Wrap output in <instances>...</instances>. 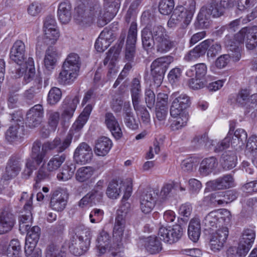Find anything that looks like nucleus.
I'll use <instances>...</instances> for the list:
<instances>
[{"mask_svg": "<svg viewBox=\"0 0 257 257\" xmlns=\"http://www.w3.org/2000/svg\"><path fill=\"white\" fill-rule=\"evenodd\" d=\"M249 91L247 89H242L236 95V102L240 106L249 108L251 107L249 104Z\"/></svg>", "mask_w": 257, "mask_h": 257, "instance_id": "nucleus-44", "label": "nucleus"}, {"mask_svg": "<svg viewBox=\"0 0 257 257\" xmlns=\"http://www.w3.org/2000/svg\"><path fill=\"white\" fill-rule=\"evenodd\" d=\"M75 170L74 165H66L63 167L62 172L58 173L57 178L59 181H66L71 179Z\"/></svg>", "mask_w": 257, "mask_h": 257, "instance_id": "nucleus-46", "label": "nucleus"}, {"mask_svg": "<svg viewBox=\"0 0 257 257\" xmlns=\"http://www.w3.org/2000/svg\"><path fill=\"white\" fill-rule=\"evenodd\" d=\"M51 171L48 170V168H46L43 165L41 166L37 172V181H41L49 179L50 177V173Z\"/></svg>", "mask_w": 257, "mask_h": 257, "instance_id": "nucleus-62", "label": "nucleus"}, {"mask_svg": "<svg viewBox=\"0 0 257 257\" xmlns=\"http://www.w3.org/2000/svg\"><path fill=\"white\" fill-rule=\"evenodd\" d=\"M61 97V89L56 87H52L48 93L47 102L51 105H55L60 100Z\"/></svg>", "mask_w": 257, "mask_h": 257, "instance_id": "nucleus-52", "label": "nucleus"}, {"mask_svg": "<svg viewBox=\"0 0 257 257\" xmlns=\"http://www.w3.org/2000/svg\"><path fill=\"white\" fill-rule=\"evenodd\" d=\"M57 52L55 48L49 47L46 51L44 58V65L46 68L51 70L54 68L56 63Z\"/></svg>", "mask_w": 257, "mask_h": 257, "instance_id": "nucleus-36", "label": "nucleus"}, {"mask_svg": "<svg viewBox=\"0 0 257 257\" xmlns=\"http://www.w3.org/2000/svg\"><path fill=\"white\" fill-rule=\"evenodd\" d=\"M105 123L116 139H119L122 133L118 121L111 112H106L105 114Z\"/></svg>", "mask_w": 257, "mask_h": 257, "instance_id": "nucleus-21", "label": "nucleus"}, {"mask_svg": "<svg viewBox=\"0 0 257 257\" xmlns=\"http://www.w3.org/2000/svg\"><path fill=\"white\" fill-rule=\"evenodd\" d=\"M133 104L137 114L140 116L141 121L143 124L146 125L150 124V115L146 107L144 105H140L139 101L134 102Z\"/></svg>", "mask_w": 257, "mask_h": 257, "instance_id": "nucleus-39", "label": "nucleus"}, {"mask_svg": "<svg viewBox=\"0 0 257 257\" xmlns=\"http://www.w3.org/2000/svg\"><path fill=\"white\" fill-rule=\"evenodd\" d=\"M172 96L174 100L170 108V114L172 117H177L190 106V100L186 94H180L179 92L174 93Z\"/></svg>", "mask_w": 257, "mask_h": 257, "instance_id": "nucleus-9", "label": "nucleus"}, {"mask_svg": "<svg viewBox=\"0 0 257 257\" xmlns=\"http://www.w3.org/2000/svg\"><path fill=\"white\" fill-rule=\"evenodd\" d=\"M176 117V119L173 121L170 126L171 129L173 131L178 130L185 126L188 119V115L184 112H182Z\"/></svg>", "mask_w": 257, "mask_h": 257, "instance_id": "nucleus-55", "label": "nucleus"}, {"mask_svg": "<svg viewBox=\"0 0 257 257\" xmlns=\"http://www.w3.org/2000/svg\"><path fill=\"white\" fill-rule=\"evenodd\" d=\"M203 223L209 228V229H205V234L207 233H210L209 229L211 227L216 228L218 225L220 226V221L219 220L215 210L210 212L205 216L203 220Z\"/></svg>", "mask_w": 257, "mask_h": 257, "instance_id": "nucleus-38", "label": "nucleus"}, {"mask_svg": "<svg viewBox=\"0 0 257 257\" xmlns=\"http://www.w3.org/2000/svg\"><path fill=\"white\" fill-rule=\"evenodd\" d=\"M15 223V217L10 208L5 207L0 210V234L12 230Z\"/></svg>", "mask_w": 257, "mask_h": 257, "instance_id": "nucleus-13", "label": "nucleus"}, {"mask_svg": "<svg viewBox=\"0 0 257 257\" xmlns=\"http://www.w3.org/2000/svg\"><path fill=\"white\" fill-rule=\"evenodd\" d=\"M183 235V228L179 225L173 226V227L170 230L162 227L159 230L158 236H150L148 237V241L178 240L182 239Z\"/></svg>", "mask_w": 257, "mask_h": 257, "instance_id": "nucleus-8", "label": "nucleus"}, {"mask_svg": "<svg viewBox=\"0 0 257 257\" xmlns=\"http://www.w3.org/2000/svg\"><path fill=\"white\" fill-rule=\"evenodd\" d=\"M72 141V135L69 134L61 141L57 137L52 141H48L42 144L40 140H36L32 144L30 157L26 160L25 166L22 172L23 177L28 179L33 171L45 161L48 152L55 150L60 153L68 149Z\"/></svg>", "mask_w": 257, "mask_h": 257, "instance_id": "nucleus-1", "label": "nucleus"}, {"mask_svg": "<svg viewBox=\"0 0 257 257\" xmlns=\"http://www.w3.org/2000/svg\"><path fill=\"white\" fill-rule=\"evenodd\" d=\"M192 142L194 143L197 147L204 146L205 147L209 148L210 146L213 145V141L209 140L206 134L195 137L193 140Z\"/></svg>", "mask_w": 257, "mask_h": 257, "instance_id": "nucleus-57", "label": "nucleus"}, {"mask_svg": "<svg viewBox=\"0 0 257 257\" xmlns=\"http://www.w3.org/2000/svg\"><path fill=\"white\" fill-rule=\"evenodd\" d=\"M68 198V194L65 190L57 189L52 194L50 206L53 210L61 212L65 208Z\"/></svg>", "mask_w": 257, "mask_h": 257, "instance_id": "nucleus-12", "label": "nucleus"}, {"mask_svg": "<svg viewBox=\"0 0 257 257\" xmlns=\"http://www.w3.org/2000/svg\"><path fill=\"white\" fill-rule=\"evenodd\" d=\"M130 206V204L126 203L121 205L117 210L113 231V237L116 241L128 239L127 237L123 238V235L125 224V218Z\"/></svg>", "mask_w": 257, "mask_h": 257, "instance_id": "nucleus-7", "label": "nucleus"}, {"mask_svg": "<svg viewBox=\"0 0 257 257\" xmlns=\"http://www.w3.org/2000/svg\"><path fill=\"white\" fill-rule=\"evenodd\" d=\"M201 233L200 220L197 218H192L189 223L188 234L189 238L192 241H198Z\"/></svg>", "mask_w": 257, "mask_h": 257, "instance_id": "nucleus-33", "label": "nucleus"}, {"mask_svg": "<svg viewBox=\"0 0 257 257\" xmlns=\"http://www.w3.org/2000/svg\"><path fill=\"white\" fill-rule=\"evenodd\" d=\"M44 42L47 44H54L59 37V34L57 28H52V29L44 30Z\"/></svg>", "mask_w": 257, "mask_h": 257, "instance_id": "nucleus-51", "label": "nucleus"}, {"mask_svg": "<svg viewBox=\"0 0 257 257\" xmlns=\"http://www.w3.org/2000/svg\"><path fill=\"white\" fill-rule=\"evenodd\" d=\"M234 127L230 126V131L231 136L230 139V144L231 146L235 149H241L245 145L247 138V135L246 131L242 128H238L235 131L233 134Z\"/></svg>", "mask_w": 257, "mask_h": 257, "instance_id": "nucleus-18", "label": "nucleus"}, {"mask_svg": "<svg viewBox=\"0 0 257 257\" xmlns=\"http://www.w3.org/2000/svg\"><path fill=\"white\" fill-rule=\"evenodd\" d=\"M220 223L224 224H228L231 218L230 212L226 209H222L220 210H215Z\"/></svg>", "mask_w": 257, "mask_h": 257, "instance_id": "nucleus-59", "label": "nucleus"}, {"mask_svg": "<svg viewBox=\"0 0 257 257\" xmlns=\"http://www.w3.org/2000/svg\"><path fill=\"white\" fill-rule=\"evenodd\" d=\"M25 135V127L24 125L18 123L12 124L6 132V139L9 142L17 141Z\"/></svg>", "mask_w": 257, "mask_h": 257, "instance_id": "nucleus-26", "label": "nucleus"}, {"mask_svg": "<svg viewBox=\"0 0 257 257\" xmlns=\"http://www.w3.org/2000/svg\"><path fill=\"white\" fill-rule=\"evenodd\" d=\"M79 102V98L78 96H75L73 98L70 96L66 97L62 103V116L65 119L71 118Z\"/></svg>", "mask_w": 257, "mask_h": 257, "instance_id": "nucleus-20", "label": "nucleus"}, {"mask_svg": "<svg viewBox=\"0 0 257 257\" xmlns=\"http://www.w3.org/2000/svg\"><path fill=\"white\" fill-rule=\"evenodd\" d=\"M47 114L49 124L51 127L56 128L58 124L60 119L59 112L52 110H49L47 111Z\"/></svg>", "mask_w": 257, "mask_h": 257, "instance_id": "nucleus-60", "label": "nucleus"}, {"mask_svg": "<svg viewBox=\"0 0 257 257\" xmlns=\"http://www.w3.org/2000/svg\"><path fill=\"white\" fill-rule=\"evenodd\" d=\"M87 0L81 2L75 9V21L77 24L82 27L90 26L95 19H97V25L99 27L105 26L114 17L116 9L118 8V1L114 2V8L105 11L98 2L92 3L87 7Z\"/></svg>", "mask_w": 257, "mask_h": 257, "instance_id": "nucleus-2", "label": "nucleus"}, {"mask_svg": "<svg viewBox=\"0 0 257 257\" xmlns=\"http://www.w3.org/2000/svg\"><path fill=\"white\" fill-rule=\"evenodd\" d=\"M206 85V81L204 79L198 78L196 77L190 79L189 82V87L194 90L201 89Z\"/></svg>", "mask_w": 257, "mask_h": 257, "instance_id": "nucleus-63", "label": "nucleus"}, {"mask_svg": "<svg viewBox=\"0 0 257 257\" xmlns=\"http://www.w3.org/2000/svg\"><path fill=\"white\" fill-rule=\"evenodd\" d=\"M93 174L92 168L90 167H82L79 168L76 173V179L77 181L83 182L89 179Z\"/></svg>", "mask_w": 257, "mask_h": 257, "instance_id": "nucleus-54", "label": "nucleus"}, {"mask_svg": "<svg viewBox=\"0 0 257 257\" xmlns=\"http://www.w3.org/2000/svg\"><path fill=\"white\" fill-rule=\"evenodd\" d=\"M207 67L205 63H198L191 67V68L186 72V75L189 77H192L194 75V71H195V76L196 78L204 79L206 74Z\"/></svg>", "mask_w": 257, "mask_h": 257, "instance_id": "nucleus-41", "label": "nucleus"}, {"mask_svg": "<svg viewBox=\"0 0 257 257\" xmlns=\"http://www.w3.org/2000/svg\"><path fill=\"white\" fill-rule=\"evenodd\" d=\"M206 45L205 53H207V57L208 60L214 59L221 51V44L218 42H215L213 40L207 39L203 41Z\"/></svg>", "mask_w": 257, "mask_h": 257, "instance_id": "nucleus-31", "label": "nucleus"}, {"mask_svg": "<svg viewBox=\"0 0 257 257\" xmlns=\"http://www.w3.org/2000/svg\"><path fill=\"white\" fill-rule=\"evenodd\" d=\"M224 10L221 7L216 0H210L208 3L202 7L198 15L197 20L201 28L206 29L210 25V16L218 18L224 15Z\"/></svg>", "mask_w": 257, "mask_h": 257, "instance_id": "nucleus-5", "label": "nucleus"}, {"mask_svg": "<svg viewBox=\"0 0 257 257\" xmlns=\"http://www.w3.org/2000/svg\"><path fill=\"white\" fill-rule=\"evenodd\" d=\"M245 39V46L248 50H253L257 46V27L249 28Z\"/></svg>", "mask_w": 257, "mask_h": 257, "instance_id": "nucleus-42", "label": "nucleus"}, {"mask_svg": "<svg viewBox=\"0 0 257 257\" xmlns=\"http://www.w3.org/2000/svg\"><path fill=\"white\" fill-rule=\"evenodd\" d=\"M173 61L174 57L168 55L157 58L151 64V75L157 87L162 83L166 71Z\"/></svg>", "mask_w": 257, "mask_h": 257, "instance_id": "nucleus-6", "label": "nucleus"}, {"mask_svg": "<svg viewBox=\"0 0 257 257\" xmlns=\"http://www.w3.org/2000/svg\"><path fill=\"white\" fill-rule=\"evenodd\" d=\"M93 153L90 147L86 143H81L76 149L74 158L77 163L85 164L91 161Z\"/></svg>", "mask_w": 257, "mask_h": 257, "instance_id": "nucleus-14", "label": "nucleus"}, {"mask_svg": "<svg viewBox=\"0 0 257 257\" xmlns=\"http://www.w3.org/2000/svg\"><path fill=\"white\" fill-rule=\"evenodd\" d=\"M131 94L133 103L139 101V97L141 93L140 81L138 78L133 79L131 85Z\"/></svg>", "mask_w": 257, "mask_h": 257, "instance_id": "nucleus-50", "label": "nucleus"}, {"mask_svg": "<svg viewBox=\"0 0 257 257\" xmlns=\"http://www.w3.org/2000/svg\"><path fill=\"white\" fill-rule=\"evenodd\" d=\"M10 57L12 60L17 64H23L26 57V47L24 43L21 40H17L11 49Z\"/></svg>", "mask_w": 257, "mask_h": 257, "instance_id": "nucleus-15", "label": "nucleus"}, {"mask_svg": "<svg viewBox=\"0 0 257 257\" xmlns=\"http://www.w3.org/2000/svg\"><path fill=\"white\" fill-rule=\"evenodd\" d=\"M142 47L148 53L156 50L164 54L174 46V42L168 35L166 29L161 25H147L141 32Z\"/></svg>", "mask_w": 257, "mask_h": 257, "instance_id": "nucleus-3", "label": "nucleus"}, {"mask_svg": "<svg viewBox=\"0 0 257 257\" xmlns=\"http://www.w3.org/2000/svg\"><path fill=\"white\" fill-rule=\"evenodd\" d=\"M66 158V155L65 154L55 155L47 163V167L48 170L52 172L57 170L65 162Z\"/></svg>", "mask_w": 257, "mask_h": 257, "instance_id": "nucleus-40", "label": "nucleus"}, {"mask_svg": "<svg viewBox=\"0 0 257 257\" xmlns=\"http://www.w3.org/2000/svg\"><path fill=\"white\" fill-rule=\"evenodd\" d=\"M228 235V228L226 227L219 229L211 235L210 241H225Z\"/></svg>", "mask_w": 257, "mask_h": 257, "instance_id": "nucleus-56", "label": "nucleus"}, {"mask_svg": "<svg viewBox=\"0 0 257 257\" xmlns=\"http://www.w3.org/2000/svg\"><path fill=\"white\" fill-rule=\"evenodd\" d=\"M252 246L251 242H239L237 246H231L227 250V257H244Z\"/></svg>", "mask_w": 257, "mask_h": 257, "instance_id": "nucleus-24", "label": "nucleus"}, {"mask_svg": "<svg viewBox=\"0 0 257 257\" xmlns=\"http://www.w3.org/2000/svg\"><path fill=\"white\" fill-rule=\"evenodd\" d=\"M22 158L18 155H13L9 159L6 168L5 180L16 177L21 170Z\"/></svg>", "mask_w": 257, "mask_h": 257, "instance_id": "nucleus-16", "label": "nucleus"}, {"mask_svg": "<svg viewBox=\"0 0 257 257\" xmlns=\"http://www.w3.org/2000/svg\"><path fill=\"white\" fill-rule=\"evenodd\" d=\"M137 24L136 22H132L128 29L126 45L136 46L137 40Z\"/></svg>", "mask_w": 257, "mask_h": 257, "instance_id": "nucleus-45", "label": "nucleus"}, {"mask_svg": "<svg viewBox=\"0 0 257 257\" xmlns=\"http://www.w3.org/2000/svg\"><path fill=\"white\" fill-rule=\"evenodd\" d=\"M143 245L146 250L151 254L159 253L162 249L161 242H144Z\"/></svg>", "mask_w": 257, "mask_h": 257, "instance_id": "nucleus-58", "label": "nucleus"}, {"mask_svg": "<svg viewBox=\"0 0 257 257\" xmlns=\"http://www.w3.org/2000/svg\"><path fill=\"white\" fill-rule=\"evenodd\" d=\"M189 3V7H188V6L186 8L183 6L177 7L174 10L170 19L168 22V25L172 27L173 24L176 25L178 22H182V28L180 29L182 35L185 33L184 28L187 27L191 22L195 12V2L194 0H190Z\"/></svg>", "mask_w": 257, "mask_h": 257, "instance_id": "nucleus-4", "label": "nucleus"}, {"mask_svg": "<svg viewBox=\"0 0 257 257\" xmlns=\"http://www.w3.org/2000/svg\"><path fill=\"white\" fill-rule=\"evenodd\" d=\"M217 166L218 161L215 157L206 158L201 161L199 171L201 175L206 176L211 173Z\"/></svg>", "mask_w": 257, "mask_h": 257, "instance_id": "nucleus-29", "label": "nucleus"}, {"mask_svg": "<svg viewBox=\"0 0 257 257\" xmlns=\"http://www.w3.org/2000/svg\"><path fill=\"white\" fill-rule=\"evenodd\" d=\"M225 44L228 50L230 51L228 55L231 57L233 61H238L241 58L240 45L233 40L229 39L227 37L225 38Z\"/></svg>", "mask_w": 257, "mask_h": 257, "instance_id": "nucleus-34", "label": "nucleus"}, {"mask_svg": "<svg viewBox=\"0 0 257 257\" xmlns=\"http://www.w3.org/2000/svg\"><path fill=\"white\" fill-rule=\"evenodd\" d=\"M233 179L231 175H227L217 179L208 181L206 186L209 189L216 190L225 189L233 186Z\"/></svg>", "mask_w": 257, "mask_h": 257, "instance_id": "nucleus-19", "label": "nucleus"}, {"mask_svg": "<svg viewBox=\"0 0 257 257\" xmlns=\"http://www.w3.org/2000/svg\"><path fill=\"white\" fill-rule=\"evenodd\" d=\"M255 238V231L253 228H244L240 236L243 241H254Z\"/></svg>", "mask_w": 257, "mask_h": 257, "instance_id": "nucleus-64", "label": "nucleus"}, {"mask_svg": "<svg viewBox=\"0 0 257 257\" xmlns=\"http://www.w3.org/2000/svg\"><path fill=\"white\" fill-rule=\"evenodd\" d=\"M69 233L73 241L78 239L79 241H90V231L85 229L81 224L73 225L69 230Z\"/></svg>", "mask_w": 257, "mask_h": 257, "instance_id": "nucleus-22", "label": "nucleus"}, {"mask_svg": "<svg viewBox=\"0 0 257 257\" xmlns=\"http://www.w3.org/2000/svg\"><path fill=\"white\" fill-rule=\"evenodd\" d=\"M174 8V0H161L159 3V11L163 15L170 14Z\"/></svg>", "mask_w": 257, "mask_h": 257, "instance_id": "nucleus-53", "label": "nucleus"}, {"mask_svg": "<svg viewBox=\"0 0 257 257\" xmlns=\"http://www.w3.org/2000/svg\"><path fill=\"white\" fill-rule=\"evenodd\" d=\"M80 58L76 53H70L67 56V58L64 62L63 65L65 68H69L73 71L79 72L81 66Z\"/></svg>", "mask_w": 257, "mask_h": 257, "instance_id": "nucleus-37", "label": "nucleus"}, {"mask_svg": "<svg viewBox=\"0 0 257 257\" xmlns=\"http://www.w3.org/2000/svg\"><path fill=\"white\" fill-rule=\"evenodd\" d=\"M44 115L43 105L40 104L35 105L27 112L26 118V123L30 128L38 127L42 121Z\"/></svg>", "mask_w": 257, "mask_h": 257, "instance_id": "nucleus-10", "label": "nucleus"}, {"mask_svg": "<svg viewBox=\"0 0 257 257\" xmlns=\"http://www.w3.org/2000/svg\"><path fill=\"white\" fill-rule=\"evenodd\" d=\"M237 157L233 151L224 152L221 157V165L225 170L233 168L236 164Z\"/></svg>", "mask_w": 257, "mask_h": 257, "instance_id": "nucleus-35", "label": "nucleus"}, {"mask_svg": "<svg viewBox=\"0 0 257 257\" xmlns=\"http://www.w3.org/2000/svg\"><path fill=\"white\" fill-rule=\"evenodd\" d=\"M121 184H119L118 181L113 180L110 181L106 190L107 196L112 199H116L121 192Z\"/></svg>", "mask_w": 257, "mask_h": 257, "instance_id": "nucleus-43", "label": "nucleus"}, {"mask_svg": "<svg viewBox=\"0 0 257 257\" xmlns=\"http://www.w3.org/2000/svg\"><path fill=\"white\" fill-rule=\"evenodd\" d=\"M72 7L69 0H63L59 5L58 17L62 24H67L71 19Z\"/></svg>", "mask_w": 257, "mask_h": 257, "instance_id": "nucleus-27", "label": "nucleus"}, {"mask_svg": "<svg viewBox=\"0 0 257 257\" xmlns=\"http://www.w3.org/2000/svg\"><path fill=\"white\" fill-rule=\"evenodd\" d=\"M112 145L111 140L108 138L101 137L95 143L94 152L97 156H104L110 150Z\"/></svg>", "mask_w": 257, "mask_h": 257, "instance_id": "nucleus-30", "label": "nucleus"}, {"mask_svg": "<svg viewBox=\"0 0 257 257\" xmlns=\"http://www.w3.org/2000/svg\"><path fill=\"white\" fill-rule=\"evenodd\" d=\"M168 108H167L156 107V117L155 118L154 122L157 127L164 125L168 114Z\"/></svg>", "mask_w": 257, "mask_h": 257, "instance_id": "nucleus-47", "label": "nucleus"}, {"mask_svg": "<svg viewBox=\"0 0 257 257\" xmlns=\"http://www.w3.org/2000/svg\"><path fill=\"white\" fill-rule=\"evenodd\" d=\"M159 190L153 189H149L148 190L144 191L140 196V202H144L145 203H151L153 201L155 205L156 200L158 195Z\"/></svg>", "mask_w": 257, "mask_h": 257, "instance_id": "nucleus-48", "label": "nucleus"}, {"mask_svg": "<svg viewBox=\"0 0 257 257\" xmlns=\"http://www.w3.org/2000/svg\"><path fill=\"white\" fill-rule=\"evenodd\" d=\"M78 75V72L62 66V70L57 77L59 84L63 85H70L73 83Z\"/></svg>", "mask_w": 257, "mask_h": 257, "instance_id": "nucleus-23", "label": "nucleus"}, {"mask_svg": "<svg viewBox=\"0 0 257 257\" xmlns=\"http://www.w3.org/2000/svg\"><path fill=\"white\" fill-rule=\"evenodd\" d=\"M96 247L98 255L107 251L112 257H120L123 248L122 242H97Z\"/></svg>", "mask_w": 257, "mask_h": 257, "instance_id": "nucleus-11", "label": "nucleus"}, {"mask_svg": "<svg viewBox=\"0 0 257 257\" xmlns=\"http://www.w3.org/2000/svg\"><path fill=\"white\" fill-rule=\"evenodd\" d=\"M65 251L67 247L73 254L80 256L84 253L88 249L90 242H63Z\"/></svg>", "mask_w": 257, "mask_h": 257, "instance_id": "nucleus-28", "label": "nucleus"}, {"mask_svg": "<svg viewBox=\"0 0 257 257\" xmlns=\"http://www.w3.org/2000/svg\"><path fill=\"white\" fill-rule=\"evenodd\" d=\"M205 44L203 41L193 49L189 51L184 56V59L187 61H192L204 56L205 54Z\"/></svg>", "mask_w": 257, "mask_h": 257, "instance_id": "nucleus-32", "label": "nucleus"}, {"mask_svg": "<svg viewBox=\"0 0 257 257\" xmlns=\"http://www.w3.org/2000/svg\"><path fill=\"white\" fill-rule=\"evenodd\" d=\"M159 190L153 189H149L148 190L144 191L140 196V202H144L145 203H151L153 201L155 205L156 200L158 195Z\"/></svg>", "mask_w": 257, "mask_h": 257, "instance_id": "nucleus-49", "label": "nucleus"}, {"mask_svg": "<svg viewBox=\"0 0 257 257\" xmlns=\"http://www.w3.org/2000/svg\"><path fill=\"white\" fill-rule=\"evenodd\" d=\"M238 196L237 193L234 190H228L224 192H217L212 193L210 200L213 203L217 202L218 205L227 204L235 200Z\"/></svg>", "mask_w": 257, "mask_h": 257, "instance_id": "nucleus-17", "label": "nucleus"}, {"mask_svg": "<svg viewBox=\"0 0 257 257\" xmlns=\"http://www.w3.org/2000/svg\"><path fill=\"white\" fill-rule=\"evenodd\" d=\"M64 247L63 242H51L46 248L45 257H65Z\"/></svg>", "mask_w": 257, "mask_h": 257, "instance_id": "nucleus-25", "label": "nucleus"}, {"mask_svg": "<svg viewBox=\"0 0 257 257\" xmlns=\"http://www.w3.org/2000/svg\"><path fill=\"white\" fill-rule=\"evenodd\" d=\"M21 250V246L19 242H16V243L10 244L7 249L8 257H20L19 253Z\"/></svg>", "mask_w": 257, "mask_h": 257, "instance_id": "nucleus-61", "label": "nucleus"}]
</instances>
